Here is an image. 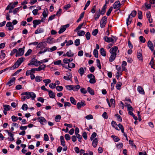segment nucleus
<instances>
[{"instance_id":"nucleus-1","label":"nucleus","mask_w":155,"mask_h":155,"mask_svg":"<svg viewBox=\"0 0 155 155\" xmlns=\"http://www.w3.org/2000/svg\"><path fill=\"white\" fill-rule=\"evenodd\" d=\"M21 95H25L26 96V98L27 99H29L31 98L32 100H34L35 98L36 97V95L33 92H23L22 93Z\"/></svg>"},{"instance_id":"nucleus-2","label":"nucleus","mask_w":155,"mask_h":155,"mask_svg":"<svg viewBox=\"0 0 155 155\" xmlns=\"http://www.w3.org/2000/svg\"><path fill=\"white\" fill-rule=\"evenodd\" d=\"M25 59V58L22 57L18 59L14 64L11 67V69H14L15 68H18L24 61Z\"/></svg>"},{"instance_id":"nucleus-3","label":"nucleus","mask_w":155,"mask_h":155,"mask_svg":"<svg viewBox=\"0 0 155 155\" xmlns=\"http://www.w3.org/2000/svg\"><path fill=\"white\" fill-rule=\"evenodd\" d=\"M39 61L37 60L35 58H32L30 61V63L28 64V66H31L34 65L35 66H38L39 65Z\"/></svg>"},{"instance_id":"nucleus-4","label":"nucleus","mask_w":155,"mask_h":155,"mask_svg":"<svg viewBox=\"0 0 155 155\" xmlns=\"http://www.w3.org/2000/svg\"><path fill=\"white\" fill-rule=\"evenodd\" d=\"M107 18L106 16L103 17L100 22V27L101 28H103L105 27L107 23Z\"/></svg>"},{"instance_id":"nucleus-5","label":"nucleus","mask_w":155,"mask_h":155,"mask_svg":"<svg viewBox=\"0 0 155 155\" xmlns=\"http://www.w3.org/2000/svg\"><path fill=\"white\" fill-rule=\"evenodd\" d=\"M72 76L71 73L70 72H68L63 77V78L66 81H72Z\"/></svg>"},{"instance_id":"nucleus-6","label":"nucleus","mask_w":155,"mask_h":155,"mask_svg":"<svg viewBox=\"0 0 155 155\" xmlns=\"http://www.w3.org/2000/svg\"><path fill=\"white\" fill-rule=\"evenodd\" d=\"M25 47L23 48H19L17 53L16 54L15 56L16 57L22 56L24 53Z\"/></svg>"},{"instance_id":"nucleus-7","label":"nucleus","mask_w":155,"mask_h":155,"mask_svg":"<svg viewBox=\"0 0 155 155\" xmlns=\"http://www.w3.org/2000/svg\"><path fill=\"white\" fill-rule=\"evenodd\" d=\"M87 77L90 78L89 82L91 84H94L96 82L94 76L91 74H88L87 75Z\"/></svg>"},{"instance_id":"nucleus-8","label":"nucleus","mask_w":155,"mask_h":155,"mask_svg":"<svg viewBox=\"0 0 155 155\" xmlns=\"http://www.w3.org/2000/svg\"><path fill=\"white\" fill-rule=\"evenodd\" d=\"M115 38V37L114 36H112V37H108L107 36H104V39L106 42L110 43L114 41V39Z\"/></svg>"},{"instance_id":"nucleus-9","label":"nucleus","mask_w":155,"mask_h":155,"mask_svg":"<svg viewBox=\"0 0 155 155\" xmlns=\"http://www.w3.org/2000/svg\"><path fill=\"white\" fill-rule=\"evenodd\" d=\"M46 42L49 44H52L56 42V41L54 38L49 36L47 39Z\"/></svg>"},{"instance_id":"nucleus-10","label":"nucleus","mask_w":155,"mask_h":155,"mask_svg":"<svg viewBox=\"0 0 155 155\" xmlns=\"http://www.w3.org/2000/svg\"><path fill=\"white\" fill-rule=\"evenodd\" d=\"M38 120L41 124L43 125H45L47 123L46 120L42 117H38Z\"/></svg>"},{"instance_id":"nucleus-11","label":"nucleus","mask_w":155,"mask_h":155,"mask_svg":"<svg viewBox=\"0 0 155 155\" xmlns=\"http://www.w3.org/2000/svg\"><path fill=\"white\" fill-rule=\"evenodd\" d=\"M118 50V48L117 46H114L110 50V52L111 54L117 55V51Z\"/></svg>"},{"instance_id":"nucleus-12","label":"nucleus","mask_w":155,"mask_h":155,"mask_svg":"<svg viewBox=\"0 0 155 155\" xmlns=\"http://www.w3.org/2000/svg\"><path fill=\"white\" fill-rule=\"evenodd\" d=\"M147 45L148 47L152 51H154L153 45L151 41L149 40L147 43Z\"/></svg>"},{"instance_id":"nucleus-13","label":"nucleus","mask_w":155,"mask_h":155,"mask_svg":"<svg viewBox=\"0 0 155 155\" xmlns=\"http://www.w3.org/2000/svg\"><path fill=\"white\" fill-rule=\"evenodd\" d=\"M121 4L119 1L115 2L113 5L114 9H115L119 8L121 6Z\"/></svg>"},{"instance_id":"nucleus-14","label":"nucleus","mask_w":155,"mask_h":155,"mask_svg":"<svg viewBox=\"0 0 155 155\" xmlns=\"http://www.w3.org/2000/svg\"><path fill=\"white\" fill-rule=\"evenodd\" d=\"M86 67H84V68L82 67L80 68L78 70V72L80 74L81 76H82V75L84 74V72L86 71Z\"/></svg>"},{"instance_id":"nucleus-15","label":"nucleus","mask_w":155,"mask_h":155,"mask_svg":"<svg viewBox=\"0 0 155 155\" xmlns=\"http://www.w3.org/2000/svg\"><path fill=\"white\" fill-rule=\"evenodd\" d=\"M15 78L13 77L7 83V84L9 85V87L12 85L15 82Z\"/></svg>"},{"instance_id":"nucleus-16","label":"nucleus","mask_w":155,"mask_h":155,"mask_svg":"<svg viewBox=\"0 0 155 155\" xmlns=\"http://www.w3.org/2000/svg\"><path fill=\"white\" fill-rule=\"evenodd\" d=\"M6 131L7 132L9 136L10 137V138H8L9 140L11 141H13L14 140V138L13 137L14 134L10 132L8 130H6Z\"/></svg>"},{"instance_id":"nucleus-17","label":"nucleus","mask_w":155,"mask_h":155,"mask_svg":"<svg viewBox=\"0 0 155 155\" xmlns=\"http://www.w3.org/2000/svg\"><path fill=\"white\" fill-rule=\"evenodd\" d=\"M44 31V30L43 28H38L35 31V34H37L39 33H43Z\"/></svg>"},{"instance_id":"nucleus-18","label":"nucleus","mask_w":155,"mask_h":155,"mask_svg":"<svg viewBox=\"0 0 155 155\" xmlns=\"http://www.w3.org/2000/svg\"><path fill=\"white\" fill-rule=\"evenodd\" d=\"M6 27L8 28V29L9 31H11L14 28V27L10 22H8L6 24Z\"/></svg>"},{"instance_id":"nucleus-19","label":"nucleus","mask_w":155,"mask_h":155,"mask_svg":"<svg viewBox=\"0 0 155 155\" xmlns=\"http://www.w3.org/2000/svg\"><path fill=\"white\" fill-rule=\"evenodd\" d=\"M137 91L141 94H144L145 93L143 88L140 86H138V87Z\"/></svg>"},{"instance_id":"nucleus-20","label":"nucleus","mask_w":155,"mask_h":155,"mask_svg":"<svg viewBox=\"0 0 155 155\" xmlns=\"http://www.w3.org/2000/svg\"><path fill=\"white\" fill-rule=\"evenodd\" d=\"M85 105L84 102L81 101V102H78L77 106L78 109H80L82 107H84Z\"/></svg>"},{"instance_id":"nucleus-21","label":"nucleus","mask_w":155,"mask_h":155,"mask_svg":"<svg viewBox=\"0 0 155 155\" xmlns=\"http://www.w3.org/2000/svg\"><path fill=\"white\" fill-rule=\"evenodd\" d=\"M48 91L49 93L48 94L51 98H53L55 96V94L53 91H52L51 90H49Z\"/></svg>"},{"instance_id":"nucleus-22","label":"nucleus","mask_w":155,"mask_h":155,"mask_svg":"<svg viewBox=\"0 0 155 155\" xmlns=\"http://www.w3.org/2000/svg\"><path fill=\"white\" fill-rule=\"evenodd\" d=\"M125 106L127 108V110L129 111H133L134 109L130 104H127V103H125Z\"/></svg>"},{"instance_id":"nucleus-23","label":"nucleus","mask_w":155,"mask_h":155,"mask_svg":"<svg viewBox=\"0 0 155 155\" xmlns=\"http://www.w3.org/2000/svg\"><path fill=\"white\" fill-rule=\"evenodd\" d=\"M111 124L112 127H114L116 129L119 130V129L118 128V125L116 122L114 120L112 121Z\"/></svg>"},{"instance_id":"nucleus-24","label":"nucleus","mask_w":155,"mask_h":155,"mask_svg":"<svg viewBox=\"0 0 155 155\" xmlns=\"http://www.w3.org/2000/svg\"><path fill=\"white\" fill-rule=\"evenodd\" d=\"M132 20V18L130 17V15H129L126 19V24L127 26H128L131 23Z\"/></svg>"},{"instance_id":"nucleus-25","label":"nucleus","mask_w":155,"mask_h":155,"mask_svg":"<svg viewBox=\"0 0 155 155\" xmlns=\"http://www.w3.org/2000/svg\"><path fill=\"white\" fill-rule=\"evenodd\" d=\"M98 143V140L97 138H95L93 140V141L92 142V145L94 147H95L97 146V144Z\"/></svg>"},{"instance_id":"nucleus-26","label":"nucleus","mask_w":155,"mask_h":155,"mask_svg":"<svg viewBox=\"0 0 155 155\" xmlns=\"http://www.w3.org/2000/svg\"><path fill=\"white\" fill-rule=\"evenodd\" d=\"M116 55L111 54V55L109 58V61L110 62L113 61L115 59Z\"/></svg>"},{"instance_id":"nucleus-27","label":"nucleus","mask_w":155,"mask_h":155,"mask_svg":"<svg viewBox=\"0 0 155 155\" xmlns=\"http://www.w3.org/2000/svg\"><path fill=\"white\" fill-rule=\"evenodd\" d=\"M74 53L71 52V50H69L66 53L67 56L68 57H71L74 56Z\"/></svg>"},{"instance_id":"nucleus-28","label":"nucleus","mask_w":155,"mask_h":155,"mask_svg":"<svg viewBox=\"0 0 155 155\" xmlns=\"http://www.w3.org/2000/svg\"><path fill=\"white\" fill-rule=\"evenodd\" d=\"M61 140V144L64 146H65V142L64 141V137L62 136H61L60 137Z\"/></svg>"},{"instance_id":"nucleus-29","label":"nucleus","mask_w":155,"mask_h":155,"mask_svg":"<svg viewBox=\"0 0 155 155\" xmlns=\"http://www.w3.org/2000/svg\"><path fill=\"white\" fill-rule=\"evenodd\" d=\"M88 92L91 95H94V90L91 87H88L87 88Z\"/></svg>"},{"instance_id":"nucleus-30","label":"nucleus","mask_w":155,"mask_h":155,"mask_svg":"<svg viewBox=\"0 0 155 155\" xmlns=\"http://www.w3.org/2000/svg\"><path fill=\"white\" fill-rule=\"evenodd\" d=\"M80 87L79 85L73 86L72 90L74 91H77L80 89Z\"/></svg>"},{"instance_id":"nucleus-31","label":"nucleus","mask_w":155,"mask_h":155,"mask_svg":"<svg viewBox=\"0 0 155 155\" xmlns=\"http://www.w3.org/2000/svg\"><path fill=\"white\" fill-rule=\"evenodd\" d=\"M100 52L101 54L104 56L105 57L106 56V51L104 48H101L100 49Z\"/></svg>"},{"instance_id":"nucleus-32","label":"nucleus","mask_w":155,"mask_h":155,"mask_svg":"<svg viewBox=\"0 0 155 155\" xmlns=\"http://www.w3.org/2000/svg\"><path fill=\"white\" fill-rule=\"evenodd\" d=\"M107 8V6L106 4H105L102 8L101 11V14L103 15L105 12V10Z\"/></svg>"},{"instance_id":"nucleus-33","label":"nucleus","mask_w":155,"mask_h":155,"mask_svg":"<svg viewBox=\"0 0 155 155\" xmlns=\"http://www.w3.org/2000/svg\"><path fill=\"white\" fill-rule=\"evenodd\" d=\"M85 34V32L84 31H78L77 32V35L79 36H84Z\"/></svg>"},{"instance_id":"nucleus-34","label":"nucleus","mask_w":155,"mask_h":155,"mask_svg":"<svg viewBox=\"0 0 155 155\" xmlns=\"http://www.w3.org/2000/svg\"><path fill=\"white\" fill-rule=\"evenodd\" d=\"M42 79V77L39 76H36L35 79V81L38 82H40Z\"/></svg>"},{"instance_id":"nucleus-35","label":"nucleus","mask_w":155,"mask_h":155,"mask_svg":"<svg viewBox=\"0 0 155 155\" xmlns=\"http://www.w3.org/2000/svg\"><path fill=\"white\" fill-rule=\"evenodd\" d=\"M99 12L98 13H96L94 15V17L95 18V20H97L99 18V17L100 16V9L99 10Z\"/></svg>"},{"instance_id":"nucleus-36","label":"nucleus","mask_w":155,"mask_h":155,"mask_svg":"<svg viewBox=\"0 0 155 155\" xmlns=\"http://www.w3.org/2000/svg\"><path fill=\"white\" fill-rule=\"evenodd\" d=\"M84 24V23L80 24L74 30V32H77L78 31L80 30Z\"/></svg>"},{"instance_id":"nucleus-37","label":"nucleus","mask_w":155,"mask_h":155,"mask_svg":"<svg viewBox=\"0 0 155 155\" xmlns=\"http://www.w3.org/2000/svg\"><path fill=\"white\" fill-rule=\"evenodd\" d=\"M66 29L65 28L64 26L63 25L61 26L58 31L59 34H60L62 33Z\"/></svg>"},{"instance_id":"nucleus-38","label":"nucleus","mask_w":155,"mask_h":155,"mask_svg":"<svg viewBox=\"0 0 155 155\" xmlns=\"http://www.w3.org/2000/svg\"><path fill=\"white\" fill-rule=\"evenodd\" d=\"M70 100L71 103L72 104L74 105H76V101L73 97H70Z\"/></svg>"},{"instance_id":"nucleus-39","label":"nucleus","mask_w":155,"mask_h":155,"mask_svg":"<svg viewBox=\"0 0 155 155\" xmlns=\"http://www.w3.org/2000/svg\"><path fill=\"white\" fill-rule=\"evenodd\" d=\"M93 54L94 56L96 58H97L98 57V51L97 49H94L93 52Z\"/></svg>"},{"instance_id":"nucleus-40","label":"nucleus","mask_w":155,"mask_h":155,"mask_svg":"<svg viewBox=\"0 0 155 155\" xmlns=\"http://www.w3.org/2000/svg\"><path fill=\"white\" fill-rule=\"evenodd\" d=\"M75 65L74 64L72 63H69L68 64V68H72L75 67Z\"/></svg>"},{"instance_id":"nucleus-41","label":"nucleus","mask_w":155,"mask_h":155,"mask_svg":"<svg viewBox=\"0 0 155 155\" xmlns=\"http://www.w3.org/2000/svg\"><path fill=\"white\" fill-rule=\"evenodd\" d=\"M3 107L6 110L8 111L11 108L10 106L7 104L4 105H3Z\"/></svg>"},{"instance_id":"nucleus-42","label":"nucleus","mask_w":155,"mask_h":155,"mask_svg":"<svg viewBox=\"0 0 155 155\" xmlns=\"http://www.w3.org/2000/svg\"><path fill=\"white\" fill-rule=\"evenodd\" d=\"M61 60H58L56 61H54L53 62L54 64L55 65H63L61 64Z\"/></svg>"},{"instance_id":"nucleus-43","label":"nucleus","mask_w":155,"mask_h":155,"mask_svg":"<svg viewBox=\"0 0 155 155\" xmlns=\"http://www.w3.org/2000/svg\"><path fill=\"white\" fill-rule=\"evenodd\" d=\"M33 23L38 25L40 24L41 23L39 20L35 19L33 21Z\"/></svg>"},{"instance_id":"nucleus-44","label":"nucleus","mask_w":155,"mask_h":155,"mask_svg":"<svg viewBox=\"0 0 155 155\" xmlns=\"http://www.w3.org/2000/svg\"><path fill=\"white\" fill-rule=\"evenodd\" d=\"M75 45L78 46L80 45V40L79 39H76L74 41Z\"/></svg>"},{"instance_id":"nucleus-45","label":"nucleus","mask_w":155,"mask_h":155,"mask_svg":"<svg viewBox=\"0 0 155 155\" xmlns=\"http://www.w3.org/2000/svg\"><path fill=\"white\" fill-rule=\"evenodd\" d=\"M61 119L60 115H57L55 118V120L56 122H58Z\"/></svg>"},{"instance_id":"nucleus-46","label":"nucleus","mask_w":155,"mask_h":155,"mask_svg":"<svg viewBox=\"0 0 155 155\" xmlns=\"http://www.w3.org/2000/svg\"><path fill=\"white\" fill-rule=\"evenodd\" d=\"M138 18L140 19L142 18V12L141 11H138Z\"/></svg>"},{"instance_id":"nucleus-47","label":"nucleus","mask_w":155,"mask_h":155,"mask_svg":"<svg viewBox=\"0 0 155 155\" xmlns=\"http://www.w3.org/2000/svg\"><path fill=\"white\" fill-rule=\"evenodd\" d=\"M46 66V65L43 64L40 66L38 68L40 70V71H41V70H44Z\"/></svg>"},{"instance_id":"nucleus-48","label":"nucleus","mask_w":155,"mask_h":155,"mask_svg":"<svg viewBox=\"0 0 155 155\" xmlns=\"http://www.w3.org/2000/svg\"><path fill=\"white\" fill-rule=\"evenodd\" d=\"M48 61V60L47 59H45L42 60H41L40 61H39V65H40L41 64L44 63H46Z\"/></svg>"},{"instance_id":"nucleus-49","label":"nucleus","mask_w":155,"mask_h":155,"mask_svg":"<svg viewBox=\"0 0 155 155\" xmlns=\"http://www.w3.org/2000/svg\"><path fill=\"white\" fill-rule=\"evenodd\" d=\"M31 71H32V73H35L36 71H40L38 68H32L31 69Z\"/></svg>"},{"instance_id":"nucleus-50","label":"nucleus","mask_w":155,"mask_h":155,"mask_svg":"<svg viewBox=\"0 0 155 155\" xmlns=\"http://www.w3.org/2000/svg\"><path fill=\"white\" fill-rule=\"evenodd\" d=\"M32 50L31 49H28L27 52L25 53V56H27L29 55L32 52Z\"/></svg>"},{"instance_id":"nucleus-51","label":"nucleus","mask_w":155,"mask_h":155,"mask_svg":"<svg viewBox=\"0 0 155 155\" xmlns=\"http://www.w3.org/2000/svg\"><path fill=\"white\" fill-rule=\"evenodd\" d=\"M113 9V7H111L109 9H108V11H107V12L106 15L107 16H108L110 15V13H111L112 10Z\"/></svg>"},{"instance_id":"nucleus-52","label":"nucleus","mask_w":155,"mask_h":155,"mask_svg":"<svg viewBox=\"0 0 155 155\" xmlns=\"http://www.w3.org/2000/svg\"><path fill=\"white\" fill-rule=\"evenodd\" d=\"M90 3H91V1L90 0H88L87 2L86 5H85V6L84 8V10H85L87 9V7L90 4Z\"/></svg>"},{"instance_id":"nucleus-53","label":"nucleus","mask_w":155,"mask_h":155,"mask_svg":"<svg viewBox=\"0 0 155 155\" xmlns=\"http://www.w3.org/2000/svg\"><path fill=\"white\" fill-rule=\"evenodd\" d=\"M137 14V12L136 11L134 10L131 12V13H130L129 15H130V16H131L132 17H134Z\"/></svg>"},{"instance_id":"nucleus-54","label":"nucleus","mask_w":155,"mask_h":155,"mask_svg":"<svg viewBox=\"0 0 155 155\" xmlns=\"http://www.w3.org/2000/svg\"><path fill=\"white\" fill-rule=\"evenodd\" d=\"M18 2L17 1L14 2L13 4L11 3V5H10V7L11 8L13 9L15 6L18 4Z\"/></svg>"},{"instance_id":"nucleus-55","label":"nucleus","mask_w":155,"mask_h":155,"mask_svg":"<svg viewBox=\"0 0 155 155\" xmlns=\"http://www.w3.org/2000/svg\"><path fill=\"white\" fill-rule=\"evenodd\" d=\"M111 137L113 138L115 142H117L120 139L119 138L117 137L114 136V135H112L111 136Z\"/></svg>"},{"instance_id":"nucleus-56","label":"nucleus","mask_w":155,"mask_h":155,"mask_svg":"<svg viewBox=\"0 0 155 155\" xmlns=\"http://www.w3.org/2000/svg\"><path fill=\"white\" fill-rule=\"evenodd\" d=\"M97 134L95 132L93 133L91 135L90 139L91 140H92L96 136Z\"/></svg>"},{"instance_id":"nucleus-57","label":"nucleus","mask_w":155,"mask_h":155,"mask_svg":"<svg viewBox=\"0 0 155 155\" xmlns=\"http://www.w3.org/2000/svg\"><path fill=\"white\" fill-rule=\"evenodd\" d=\"M56 90L58 91H60L62 90L63 87L61 86H58L56 87Z\"/></svg>"},{"instance_id":"nucleus-58","label":"nucleus","mask_w":155,"mask_h":155,"mask_svg":"<svg viewBox=\"0 0 155 155\" xmlns=\"http://www.w3.org/2000/svg\"><path fill=\"white\" fill-rule=\"evenodd\" d=\"M12 121L13 122H15L18 120V118L17 117H16L14 115L12 116L11 117Z\"/></svg>"},{"instance_id":"nucleus-59","label":"nucleus","mask_w":155,"mask_h":155,"mask_svg":"<svg viewBox=\"0 0 155 155\" xmlns=\"http://www.w3.org/2000/svg\"><path fill=\"white\" fill-rule=\"evenodd\" d=\"M21 108L24 110H25L28 108V106L26 104H23Z\"/></svg>"},{"instance_id":"nucleus-60","label":"nucleus","mask_w":155,"mask_h":155,"mask_svg":"<svg viewBox=\"0 0 155 155\" xmlns=\"http://www.w3.org/2000/svg\"><path fill=\"white\" fill-rule=\"evenodd\" d=\"M122 83L121 82H119L116 85V87L117 89L120 90V87L121 86Z\"/></svg>"},{"instance_id":"nucleus-61","label":"nucleus","mask_w":155,"mask_h":155,"mask_svg":"<svg viewBox=\"0 0 155 155\" xmlns=\"http://www.w3.org/2000/svg\"><path fill=\"white\" fill-rule=\"evenodd\" d=\"M62 12V10L61 9L59 8L58 10V11L56 13V15H56L58 16H59L60 15H61Z\"/></svg>"},{"instance_id":"nucleus-62","label":"nucleus","mask_w":155,"mask_h":155,"mask_svg":"<svg viewBox=\"0 0 155 155\" xmlns=\"http://www.w3.org/2000/svg\"><path fill=\"white\" fill-rule=\"evenodd\" d=\"M85 36L86 39L87 40H89L90 38L91 35L89 32H87L85 34Z\"/></svg>"},{"instance_id":"nucleus-63","label":"nucleus","mask_w":155,"mask_h":155,"mask_svg":"<svg viewBox=\"0 0 155 155\" xmlns=\"http://www.w3.org/2000/svg\"><path fill=\"white\" fill-rule=\"evenodd\" d=\"M48 12H46V11L44 10L42 13V15L43 17L46 18V17L48 16Z\"/></svg>"},{"instance_id":"nucleus-64","label":"nucleus","mask_w":155,"mask_h":155,"mask_svg":"<svg viewBox=\"0 0 155 155\" xmlns=\"http://www.w3.org/2000/svg\"><path fill=\"white\" fill-rule=\"evenodd\" d=\"M139 39L140 41L142 43H144L145 42V39L142 36H140Z\"/></svg>"}]
</instances>
